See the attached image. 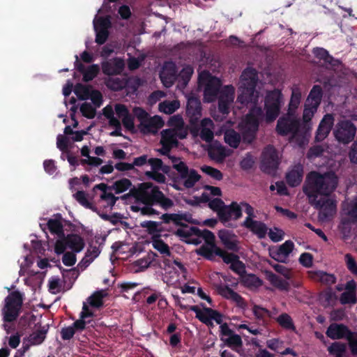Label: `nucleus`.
I'll return each instance as SVG.
<instances>
[{
	"instance_id": "1",
	"label": "nucleus",
	"mask_w": 357,
	"mask_h": 357,
	"mask_svg": "<svg viewBox=\"0 0 357 357\" xmlns=\"http://www.w3.org/2000/svg\"><path fill=\"white\" fill-rule=\"evenodd\" d=\"M259 80L258 72L250 67L246 68L241 75L237 101L243 105L253 104L243 119L241 127L243 142L250 143L256 137L259 123L263 119L267 123L273 122L279 116L283 104V95L280 90L275 89L267 91L264 98V111L257 107L258 92L256 86Z\"/></svg>"
},
{
	"instance_id": "2",
	"label": "nucleus",
	"mask_w": 357,
	"mask_h": 357,
	"mask_svg": "<svg viewBox=\"0 0 357 357\" xmlns=\"http://www.w3.org/2000/svg\"><path fill=\"white\" fill-rule=\"evenodd\" d=\"M130 196L134 197L145 205L141 208V214L143 215H159L160 212L153 208L155 205L160 206L165 211L174 206L172 199L166 197L158 186L150 182L141 183L138 189L135 187L130 188L129 193L122 195L120 198L125 200Z\"/></svg>"
},
{
	"instance_id": "3",
	"label": "nucleus",
	"mask_w": 357,
	"mask_h": 357,
	"mask_svg": "<svg viewBox=\"0 0 357 357\" xmlns=\"http://www.w3.org/2000/svg\"><path fill=\"white\" fill-rule=\"evenodd\" d=\"M338 179L333 172L321 174L310 172L306 176L303 191L308 201H315L319 196L329 197L337 188Z\"/></svg>"
},
{
	"instance_id": "4",
	"label": "nucleus",
	"mask_w": 357,
	"mask_h": 357,
	"mask_svg": "<svg viewBox=\"0 0 357 357\" xmlns=\"http://www.w3.org/2000/svg\"><path fill=\"white\" fill-rule=\"evenodd\" d=\"M275 130L281 136L291 135V141H294L299 146H303L308 142V135L302 130L300 120L295 114L287 113L279 118Z\"/></svg>"
},
{
	"instance_id": "5",
	"label": "nucleus",
	"mask_w": 357,
	"mask_h": 357,
	"mask_svg": "<svg viewBox=\"0 0 357 357\" xmlns=\"http://www.w3.org/2000/svg\"><path fill=\"white\" fill-rule=\"evenodd\" d=\"M23 305L22 294L18 291L10 293L4 299V305L1 310L3 320L5 323L15 321L19 317Z\"/></svg>"
},
{
	"instance_id": "6",
	"label": "nucleus",
	"mask_w": 357,
	"mask_h": 357,
	"mask_svg": "<svg viewBox=\"0 0 357 357\" xmlns=\"http://www.w3.org/2000/svg\"><path fill=\"white\" fill-rule=\"evenodd\" d=\"M85 246L84 238L79 234H70L56 240L54 245V252L56 255L63 254L66 249L70 248L72 252H79Z\"/></svg>"
},
{
	"instance_id": "7",
	"label": "nucleus",
	"mask_w": 357,
	"mask_h": 357,
	"mask_svg": "<svg viewBox=\"0 0 357 357\" xmlns=\"http://www.w3.org/2000/svg\"><path fill=\"white\" fill-rule=\"evenodd\" d=\"M172 168L178 173V176L174 178L175 182H181L184 180L183 185L188 189L193 188L201 178L198 172L195 169H189L184 162L172 165Z\"/></svg>"
},
{
	"instance_id": "8",
	"label": "nucleus",
	"mask_w": 357,
	"mask_h": 357,
	"mask_svg": "<svg viewBox=\"0 0 357 357\" xmlns=\"http://www.w3.org/2000/svg\"><path fill=\"white\" fill-rule=\"evenodd\" d=\"M199 79L200 82L207 80L204 91V100L208 102L215 101L220 93L222 86L221 80L216 77L211 76L208 71L202 72L199 75Z\"/></svg>"
},
{
	"instance_id": "9",
	"label": "nucleus",
	"mask_w": 357,
	"mask_h": 357,
	"mask_svg": "<svg viewBox=\"0 0 357 357\" xmlns=\"http://www.w3.org/2000/svg\"><path fill=\"white\" fill-rule=\"evenodd\" d=\"M279 158L273 146H267L262 152L260 169L268 174H274L279 166Z\"/></svg>"
},
{
	"instance_id": "10",
	"label": "nucleus",
	"mask_w": 357,
	"mask_h": 357,
	"mask_svg": "<svg viewBox=\"0 0 357 357\" xmlns=\"http://www.w3.org/2000/svg\"><path fill=\"white\" fill-rule=\"evenodd\" d=\"M315 209L319 210V216L322 220H326L336 212V201L330 198L315 199V201H308Z\"/></svg>"
},
{
	"instance_id": "11",
	"label": "nucleus",
	"mask_w": 357,
	"mask_h": 357,
	"mask_svg": "<svg viewBox=\"0 0 357 357\" xmlns=\"http://www.w3.org/2000/svg\"><path fill=\"white\" fill-rule=\"evenodd\" d=\"M175 235L180 238H189L192 236L202 237L204 239L206 245H213L215 243V235L208 229L201 230L196 227H190L188 229H178L175 231Z\"/></svg>"
},
{
	"instance_id": "12",
	"label": "nucleus",
	"mask_w": 357,
	"mask_h": 357,
	"mask_svg": "<svg viewBox=\"0 0 357 357\" xmlns=\"http://www.w3.org/2000/svg\"><path fill=\"white\" fill-rule=\"evenodd\" d=\"M188 309L194 312L196 314L195 317L203 324L206 323L210 318L213 319L218 324H223V315L218 310L207 307H203L202 310L197 305L189 306Z\"/></svg>"
},
{
	"instance_id": "13",
	"label": "nucleus",
	"mask_w": 357,
	"mask_h": 357,
	"mask_svg": "<svg viewBox=\"0 0 357 357\" xmlns=\"http://www.w3.org/2000/svg\"><path fill=\"white\" fill-rule=\"evenodd\" d=\"M220 337L225 345L230 348L241 347L243 341L239 335L235 334L227 323H223L220 326Z\"/></svg>"
},
{
	"instance_id": "14",
	"label": "nucleus",
	"mask_w": 357,
	"mask_h": 357,
	"mask_svg": "<svg viewBox=\"0 0 357 357\" xmlns=\"http://www.w3.org/2000/svg\"><path fill=\"white\" fill-rule=\"evenodd\" d=\"M218 294L225 299L236 303V307L245 310L248 307L245 300L237 292L234 291L228 285L220 284L217 287Z\"/></svg>"
},
{
	"instance_id": "15",
	"label": "nucleus",
	"mask_w": 357,
	"mask_h": 357,
	"mask_svg": "<svg viewBox=\"0 0 357 357\" xmlns=\"http://www.w3.org/2000/svg\"><path fill=\"white\" fill-rule=\"evenodd\" d=\"M243 215L241 202H231L229 205H225L220 212V222L225 223L231 220H237Z\"/></svg>"
},
{
	"instance_id": "16",
	"label": "nucleus",
	"mask_w": 357,
	"mask_h": 357,
	"mask_svg": "<svg viewBox=\"0 0 357 357\" xmlns=\"http://www.w3.org/2000/svg\"><path fill=\"white\" fill-rule=\"evenodd\" d=\"M334 124V117L333 114H326L321 120L318 128L316 131L315 141L322 142L329 135Z\"/></svg>"
},
{
	"instance_id": "17",
	"label": "nucleus",
	"mask_w": 357,
	"mask_h": 357,
	"mask_svg": "<svg viewBox=\"0 0 357 357\" xmlns=\"http://www.w3.org/2000/svg\"><path fill=\"white\" fill-rule=\"evenodd\" d=\"M125 68L124 61L119 57L102 63V73L107 75H120Z\"/></svg>"
},
{
	"instance_id": "18",
	"label": "nucleus",
	"mask_w": 357,
	"mask_h": 357,
	"mask_svg": "<svg viewBox=\"0 0 357 357\" xmlns=\"http://www.w3.org/2000/svg\"><path fill=\"white\" fill-rule=\"evenodd\" d=\"M351 331L342 324L333 323L328 327L326 334L332 340L347 339Z\"/></svg>"
},
{
	"instance_id": "19",
	"label": "nucleus",
	"mask_w": 357,
	"mask_h": 357,
	"mask_svg": "<svg viewBox=\"0 0 357 357\" xmlns=\"http://www.w3.org/2000/svg\"><path fill=\"white\" fill-rule=\"evenodd\" d=\"M218 237L224 246L229 250L238 252V241L236 236L231 231L222 229L218 232Z\"/></svg>"
},
{
	"instance_id": "20",
	"label": "nucleus",
	"mask_w": 357,
	"mask_h": 357,
	"mask_svg": "<svg viewBox=\"0 0 357 357\" xmlns=\"http://www.w3.org/2000/svg\"><path fill=\"white\" fill-rule=\"evenodd\" d=\"M243 123V120L239 124V130L241 134L234 130V129L227 130L224 134V139L226 144H227L229 146L234 149L238 148L240 144L241 141L242 140L243 143L249 144L250 143L245 142L243 139V133L241 131L242 124Z\"/></svg>"
},
{
	"instance_id": "21",
	"label": "nucleus",
	"mask_w": 357,
	"mask_h": 357,
	"mask_svg": "<svg viewBox=\"0 0 357 357\" xmlns=\"http://www.w3.org/2000/svg\"><path fill=\"white\" fill-rule=\"evenodd\" d=\"M317 108L318 107L314 105L306 102L305 104L303 114V123H301V124L302 126V130H305L304 132L307 133L308 137L310 136V132L312 129L311 120L317 112Z\"/></svg>"
},
{
	"instance_id": "22",
	"label": "nucleus",
	"mask_w": 357,
	"mask_h": 357,
	"mask_svg": "<svg viewBox=\"0 0 357 357\" xmlns=\"http://www.w3.org/2000/svg\"><path fill=\"white\" fill-rule=\"evenodd\" d=\"M245 228L249 229L251 232L255 234L259 239L264 238L268 231L266 225L258 220H248V223L243 225Z\"/></svg>"
},
{
	"instance_id": "23",
	"label": "nucleus",
	"mask_w": 357,
	"mask_h": 357,
	"mask_svg": "<svg viewBox=\"0 0 357 357\" xmlns=\"http://www.w3.org/2000/svg\"><path fill=\"white\" fill-rule=\"evenodd\" d=\"M310 278L315 281H318L321 284L331 286L336 282L337 278L334 274L328 273L323 271H311Z\"/></svg>"
},
{
	"instance_id": "24",
	"label": "nucleus",
	"mask_w": 357,
	"mask_h": 357,
	"mask_svg": "<svg viewBox=\"0 0 357 357\" xmlns=\"http://www.w3.org/2000/svg\"><path fill=\"white\" fill-rule=\"evenodd\" d=\"M61 220V215L60 213H56L54 215V218L50 219L47 223L50 231L52 234H56L59 239H61L65 234Z\"/></svg>"
},
{
	"instance_id": "25",
	"label": "nucleus",
	"mask_w": 357,
	"mask_h": 357,
	"mask_svg": "<svg viewBox=\"0 0 357 357\" xmlns=\"http://www.w3.org/2000/svg\"><path fill=\"white\" fill-rule=\"evenodd\" d=\"M303 169L302 166L296 165L286 174V180L291 187L298 186L302 181Z\"/></svg>"
},
{
	"instance_id": "26",
	"label": "nucleus",
	"mask_w": 357,
	"mask_h": 357,
	"mask_svg": "<svg viewBox=\"0 0 357 357\" xmlns=\"http://www.w3.org/2000/svg\"><path fill=\"white\" fill-rule=\"evenodd\" d=\"M322 97V88L320 85L316 84L311 89L305 102L319 107L321 104Z\"/></svg>"
},
{
	"instance_id": "27",
	"label": "nucleus",
	"mask_w": 357,
	"mask_h": 357,
	"mask_svg": "<svg viewBox=\"0 0 357 357\" xmlns=\"http://www.w3.org/2000/svg\"><path fill=\"white\" fill-rule=\"evenodd\" d=\"M172 67L167 68L166 66L162 72H161L160 77L161 81L166 87L171 86L175 80L176 79V71L175 66L173 63H171Z\"/></svg>"
},
{
	"instance_id": "28",
	"label": "nucleus",
	"mask_w": 357,
	"mask_h": 357,
	"mask_svg": "<svg viewBox=\"0 0 357 357\" xmlns=\"http://www.w3.org/2000/svg\"><path fill=\"white\" fill-rule=\"evenodd\" d=\"M266 275L267 280L271 284L275 287L280 290L288 291L289 289V284L286 280L282 279L272 271H266Z\"/></svg>"
},
{
	"instance_id": "29",
	"label": "nucleus",
	"mask_w": 357,
	"mask_h": 357,
	"mask_svg": "<svg viewBox=\"0 0 357 357\" xmlns=\"http://www.w3.org/2000/svg\"><path fill=\"white\" fill-rule=\"evenodd\" d=\"M217 248H220L218 247L215 243H213V245H202L196 250V252L198 255L208 260L213 261L214 259V255H216Z\"/></svg>"
},
{
	"instance_id": "30",
	"label": "nucleus",
	"mask_w": 357,
	"mask_h": 357,
	"mask_svg": "<svg viewBox=\"0 0 357 357\" xmlns=\"http://www.w3.org/2000/svg\"><path fill=\"white\" fill-rule=\"evenodd\" d=\"M241 283L248 288H258L263 284V281L255 274L245 273L241 278Z\"/></svg>"
},
{
	"instance_id": "31",
	"label": "nucleus",
	"mask_w": 357,
	"mask_h": 357,
	"mask_svg": "<svg viewBox=\"0 0 357 357\" xmlns=\"http://www.w3.org/2000/svg\"><path fill=\"white\" fill-rule=\"evenodd\" d=\"M162 126H163L162 120L158 116H155L151 118L149 117L146 125H144V127L141 128V132H142L143 133L153 132L154 130L160 128Z\"/></svg>"
},
{
	"instance_id": "32",
	"label": "nucleus",
	"mask_w": 357,
	"mask_h": 357,
	"mask_svg": "<svg viewBox=\"0 0 357 357\" xmlns=\"http://www.w3.org/2000/svg\"><path fill=\"white\" fill-rule=\"evenodd\" d=\"M47 331L48 326H42L39 330L29 335V342L33 345L40 344L45 340Z\"/></svg>"
},
{
	"instance_id": "33",
	"label": "nucleus",
	"mask_w": 357,
	"mask_h": 357,
	"mask_svg": "<svg viewBox=\"0 0 357 357\" xmlns=\"http://www.w3.org/2000/svg\"><path fill=\"white\" fill-rule=\"evenodd\" d=\"M132 186V182L127 178H123L117 180L109 185V190H114L116 194L124 192Z\"/></svg>"
},
{
	"instance_id": "34",
	"label": "nucleus",
	"mask_w": 357,
	"mask_h": 357,
	"mask_svg": "<svg viewBox=\"0 0 357 357\" xmlns=\"http://www.w3.org/2000/svg\"><path fill=\"white\" fill-rule=\"evenodd\" d=\"M301 100V93L299 89H293L287 112L289 114H295Z\"/></svg>"
},
{
	"instance_id": "35",
	"label": "nucleus",
	"mask_w": 357,
	"mask_h": 357,
	"mask_svg": "<svg viewBox=\"0 0 357 357\" xmlns=\"http://www.w3.org/2000/svg\"><path fill=\"white\" fill-rule=\"evenodd\" d=\"M277 323L284 329L290 330L292 331H296V326L293 321L292 318L287 313H282L276 319Z\"/></svg>"
},
{
	"instance_id": "36",
	"label": "nucleus",
	"mask_w": 357,
	"mask_h": 357,
	"mask_svg": "<svg viewBox=\"0 0 357 357\" xmlns=\"http://www.w3.org/2000/svg\"><path fill=\"white\" fill-rule=\"evenodd\" d=\"M160 142H165L174 147H176L178 144L176 138V132L172 129L163 130L161 132Z\"/></svg>"
},
{
	"instance_id": "37",
	"label": "nucleus",
	"mask_w": 357,
	"mask_h": 357,
	"mask_svg": "<svg viewBox=\"0 0 357 357\" xmlns=\"http://www.w3.org/2000/svg\"><path fill=\"white\" fill-rule=\"evenodd\" d=\"M202 112V105L200 100L196 98L191 96L188 99L187 112L192 116L200 114Z\"/></svg>"
},
{
	"instance_id": "38",
	"label": "nucleus",
	"mask_w": 357,
	"mask_h": 357,
	"mask_svg": "<svg viewBox=\"0 0 357 357\" xmlns=\"http://www.w3.org/2000/svg\"><path fill=\"white\" fill-rule=\"evenodd\" d=\"M92 91L91 86L77 84L74 89V93L79 100H84L89 98L90 93Z\"/></svg>"
},
{
	"instance_id": "39",
	"label": "nucleus",
	"mask_w": 357,
	"mask_h": 357,
	"mask_svg": "<svg viewBox=\"0 0 357 357\" xmlns=\"http://www.w3.org/2000/svg\"><path fill=\"white\" fill-rule=\"evenodd\" d=\"M207 123L212 124L213 122L210 119L206 118L204 119L202 121V126H203V128L201 129L200 131V137L202 140L205 141L206 142H211L213 140L214 135L213 131L211 129L205 127L207 125Z\"/></svg>"
},
{
	"instance_id": "40",
	"label": "nucleus",
	"mask_w": 357,
	"mask_h": 357,
	"mask_svg": "<svg viewBox=\"0 0 357 357\" xmlns=\"http://www.w3.org/2000/svg\"><path fill=\"white\" fill-rule=\"evenodd\" d=\"M106 294L103 291H96L88 298L89 305L91 307L99 308L104 304L103 298Z\"/></svg>"
},
{
	"instance_id": "41",
	"label": "nucleus",
	"mask_w": 357,
	"mask_h": 357,
	"mask_svg": "<svg viewBox=\"0 0 357 357\" xmlns=\"http://www.w3.org/2000/svg\"><path fill=\"white\" fill-rule=\"evenodd\" d=\"M347 346L344 343L340 342H333L328 347V351L331 355H334L335 357H343L345 353Z\"/></svg>"
},
{
	"instance_id": "42",
	"label": "nucleus",
	"mask_w": 357,
	"mask_h": 357,
	"mask_svg": "<svg viewBox=\"0 0 357 357\" xmlns=\"http://www.w3.org/2000/svg\"><path fill=\"white\" fill-rule=\"evenodd\" d=\"M216 255L221 257L224 263L227 264H233L235 261L239 259L238 255L233 252H227L221 248H217Z\"/></svg>"
},
{
	"instance_id": "43",
	"label": "nucleus",
	"mask_w": 357,
	"mask_h": 357,
	"mask_svg": "<svg viewBox=\"0 0 357 357\" xmlns=\"http://www.w3.org/2000/svg\"><path fill=\"white\" fill-rule=\"evenodd\" d=\"M152 245L154 249L157 250L162 255H165L166 256H171V251L169 250V245L164 242L161 238H153L152 241Z\"/></svg>"
},
{
	"instance_id": "44",
	"label": "nucleus",
	"mask_w": 357,
	"mask_h": 357,
	"mask_svg": "<svg viewBox=\"0 0 357 357\" xmlns=\"http://www.w3.org/2000/svg\"><path fill=\"white\" fill-rule=\"evenodd\" d=\"M193 68L191 66L188 65L183 67V69L178 73V77L179 79V82H182V84L184 86H185L188 84L193 74Z\"/></svg>"
},
{
	"instance_id": "45",
	"label": "nucleus",
	"mask_w": 357,
	"mask_h": 357,
	"mask_svg": "<svg viewBox=\"0 0 357 357\" xmlns=\"http://www.w3.org/2000/svg\"><path fill=\"white\" fill-rule=\"evenodd\" d=\"M100 68L97 64L89 66L83 74V81L88 82L93 79L99 73Z\"/></svg>"
},
{
	"instance_id": "46",
	"label": "nucleus",
	"mask_w": 357,
	"mask_h": 357,
	"mask_svg": "<svg viewBox=\"0 0 357 357\" xmlns=\"http://www.w3.org/2000/svg\"><path fill=\"white\" fill-rule=\"evenodd\" d=\"M178 105L176 101L162 102L159 104V110L165 114H171L178 108Z\"/></svg>"
},
{
	"instance_id": "47",
	"label": "nucleus",
	"mask_w": 357,
	"mask_h": 357,
	"mask_svg": "<svg viewBox=\"0 0 357 357\" xmlns=\"http://www.w3.org/2000/svg\"><path fill=\"white\" fill-rule=\"evenodd\" d=\"M82 114L89 119H93L96 114V107H93L89 102H84L80 106Z\"/></svg>"
},
{
	"instance_id": "48",
	"label": "nucleus",
	"mask_w": 357,
	"mask_h": 357,
	"mask_svg": "<svg viewBox=\"0 0 357 357\" xmlns=\"http://www.w3.org/2000/svg\"><path fill=\"white\" fill-rule=\"evenodd\" d=\"M201 170L217 181H220L223 178V174L219 169L211 166L204 165L201 167Z\"/></svg>"
},
{
	"instance_id": "49",
	"label": "nucleus",
	"mask_w": 357,
	"mask_h": 357,
	"mask_svg": "<svg viewBox=\"0 0 357 357\" xmlns=\"http://www.w3.org/2000/svg\"><path fill=\"white\" fill-rule=\"evenodd\" d=\"M135 116L140 121L139 128H144L149 119V114L142 107H135L133 109Z\"/></svg>"
},
{
	"instance_id": "50",
	"label": "nucleus",
	"mask_w": 357,
	"mask_h": 357,
	"mask_svg": "<svg viewBox=\"0 0 357 357\" xmlns=\"http://www.w3.org/2000/svg\"><path fill=\"white\" fill-rule=\"evenodd\" d=\"M112 26V22L109 16L100 17L98 19L96 22H94L95 30H105L109 31Z\"/></svg>"
},
{
	"instance_id": "51",
	"label": "nucleus",
	"mask_w": 357,
	"mask_h": 357,
	"mask_svg": "<svg viewBox=\"0 0 357 357\" xmlns=\"http://www.w3.org/2000/svg\"><path fill=\"white\" fill-rule=\"evenodd\" d=\"M340 302L342 305L357 303L356 294L352 292L344 291L340 297Z\"/></svg>"
},
{
	"instance_id": "52",
	"label": "nucleus",
	"mask_w": 357,
	"mask_h": 357,
	"mask_svg": "<svg viewBox=\"0 0 357 357\" xmlns=\"http://www.w3.org/2000/svg\"><path fill=\"white\" fill-rule=\"evenodd\" d=\"M255 163V159L250 153L245 154V156L241 160L240 167L244 171L251 169Z\"/></svg>"
},
{
	"instance_id": "53",
	"label": "nucleus",
	"mask_w": 357,
	"mask_h": 357,
	"mask_svg": "<svg viewBox=\"0 0 357 357\" xmlns=\"http://www.w3.org/2000/svg\"><path fill=\"white\" fill-rule=\"evenodd\" d=\"M225 205V202L220 198H214L208 203L209 208L217 213L219 219L220 218V212Z\"/></svg>"
},
{
	"instance_id": "54",
	"label": "nucleus",
	"mask_w": 357,
	"mask_h": 357,
	"mask_svg": "<svg viewBox=\"0 0 357 357\" xmlns=\"http://www.w3.org/2000/svg\"><path fill=\"white\" fill-rule=\"evenodd\" d=\"M241 208H245V213L248 215L243 222L241 224V225L243 226L248 223V220H254V218H256V215L255 214L254 208L250 204L246 202H241Z\"/></svg>"
},
{
	"instance_id": "55",
	"label": "nucleus",
	"mask_w": 357,
	"mask_h": 357,
	"mask_svg": "<svg viewBox=\"0 0 357 357\" xmlns=\"http://www.w3.org/2000/svg\"><path fill=\"white\" fill-rule=\"evenodd\" d=\"M229 268L238 275L240 278L246 273L245 265L240 260V258L237 259V261H235L233 264L230 265Z\"/></svg>"
},
{
	"instance_id": "56",
	"label": "nucleus",
	"mask_w": 357,
	"mask_h": 357,
	"mask_svg": "<svg viewBox=\"0 0 357 357\" xmlns=\"http://www.w3.org/2000/svg\"><path fill=\"white\" fill-rule=\"evenodd\" d=\"M160 222L151 220H146L141 223V227L143 228H146L148 233L150 234H154L155 232L160 231L158 229Z\"/></svg>"
},
{
	"instance_id": "57",
	"label": "nucleus",
	"mask_w": 357,
	"mask_h": 357,
	"mask_svg": "<svg viewBox=\"0 0 357 357\" xmlns=\"http://www.w3.org/2000/svg\"><path fill=\"white\" fill-rule=\"evenodd\" d=\"M294 248V243L290 241H286L284 243L279 246L278 250L286 259L288 257L289 254L292 252Z\"/></svg>"
},
{
	"instance_id": "58",
	"label": "nucleus",
	"mask_w": 357,
	"mask_h": 357,
	"mask_svg": "<svg viewBox=\"0 0 357 357\" xmlns=\"http://www.w3.org/2000/svg\"><path fill=\"white\" fill-rule=\"evenodd\" d=\"M220 98H224L225 99L229 100H234V88L231 85L225 86L221 91H220Z\"/></svg>"
},
{
	"instance_id": "59",
	"label": "nucleus",
	"mask_w": 357,
	"mask_h": 357,
	"mask_svg": "<svg viewBox=\"0 0 357 357\" xmlns=\"http://www.w3.org/2000/svg\"><path fill=\"white\" fill-rule=\"evenodd\" d=\"M233 100H229L224 98L218 97V110L223 115H227L229 113V106Z\"/></svg>"
},
{
	"instance_id": "60",
	"label": "nucleus",
	"mask_w": 357,
	"mask_h": 357,
	"mask_svg": "<svg viewBox=\"0 0 357 357\" xmlns=\"http://www.w3.org/2000/svg\"><path fill=\"white\" fill-rule=\"evenodd\" d=\"M208 155L212 159H215L218 161L222 160L226 156L225 150L222 146L210 150Z\"/></svg>"
},
{
	"instance_id": "61",
	"label": "nucleus",
	"mask_w": 357,
	"mask_h": 357,
	"mask_svg": "<svg viewBox=\"0 0 357 357\" xmlns=\"http://www.w3.org/2000/svg\"><path fill=\"white\" fill-rule=\"evenodd\" d=\"M75 253L76 252H66V253H63L62 261L65 266H72L76 263L77 258Z\"/></svg>"
},
{
	"instance_id": "62",
	"label": "nucleus",
	"mask_w": 357,
	"mask_h": 357,
	"mask_svg": "<svg viewBox=\"0 0 357 357\" xmlns=\"http://www.w3.org/2000/svg\"><path fill=\"white\" fill-rule=\"evenodd\" d=\"M252 312L258 319H263L264 315L270 316V311L268 309L258 305H255L253 306Z\"/></svg>"
},
{
	"instance_id": "63",
	"label": "nucleus",
	"mask_w": 357,
	"mask_h": 357,
	"mask_svg": "<svg viewBox=\"0 0 357 357\" xmlns=\"http://www.w3.org/2000/svg\"><path fill=\"white\" fill-rule=\"evenodd\" d=\"M89 98L96 107H100L102 103V95L98 90H93L90 93Z\"/></svg>"
},
{
	"instance_id": "64",
	"label": "nucleus",
	"mask_w": 357,
	"mask_h": 357,
	"mask_svg": "<svg viewBox=\"0 0 357 357\" xmlns=\"http://www.w3.org/2000/svg\"><path fill=\"white\" fill-rule=\"evenodd\" d=\"M347 340L351 354L353 355H357V335H354V333L351 332Z\"/></svg>"
}]
</instances>
